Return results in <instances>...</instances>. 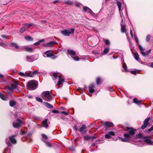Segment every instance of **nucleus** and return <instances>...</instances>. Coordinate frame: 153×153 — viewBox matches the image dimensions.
<instances>
[{"label":"nucleus","mask_w":153,"mask_h":153,"mask_svg":"<svg viewBox=\"0 0 153 153\" xmlns=\"http://www.w3.org/2000/svg\"><path fill=\"white\" fill-rule=\"evenodd\" d=\"M51 76H53V80H55L56 79L57 77V75L56 73H51L50 74Z\"/></svg>","instance_id":"30"},{"label":"nucleus","mask_w":153,"mask_h":153,"mask_svg":"<svg viewBox=\"0 0 153 153\" xmlns=\"http://www.w3.org/2000/svg\"><path fill=\"white\" fill-rule=\"evenodd\" d=\"M59 114H64L65 115H68V113L65 111H61L59 112Z\"/></svg>","instance_id":"55"},{"label":"nucleus","mask_w":153,"mask_h":153,"mask_svg":"<svg viewBox=\"0 0 153 153\" xmlns=\"http://www.w3.org/2000/svg\"><path fill=\"white\" fill-rule=\"evenodd\" d=\"M15 136V135H13L9 137L10 141L13 144H16V140L14 138Z\"/></svg>","instance_id":"17"},{"label":"nucleus","mask_w":153,"mask_h":153,"mask_svg":"<svg viewBox=\"0 0 153 153\" xmlns=\"http://www.w3.org/2000/svg\"><path fill=\"white\" fill-rule=\"evenodd\" d=\"M151 51V50L149 49V50H148V51H146V52L147 54V55H148L150 53Z\"/></svg>","instance_id":"59"},{"label":"nucleus","mask_w":153,"mask_h":153,"mask_svg":"<svg viewBox=\"0 0 153 153\" xmlns=\"http://www.w3.org/2000/svg\"><path fill=\"white\" fill-rule=\"evenodd\" d=\"M144 136L141 133H139L136 135L135 137H134L133 138V139L135 138H144Z\"/></svg>","instance_id":"24"},{"label":"nucleus","mask_w":153,"mask_h":153,"mask_svg":"<svg viewBox=\"0 0 153 153\" xmlns=\"http://www.w3.org/2000/svg\"><path fill=\"white\" fill-rule=\"evenodd\" d=\"M123 69H122V71L123 72H127V65L126 63H123Z\"/></svg>","instance_id":"28"},{"label":"nucleus","mask_w":153,"mask_h":153,"mask_svg":"<svg viewBox=\"0 0 153 153\" xmlns=\"http://www.w3.org/2000/svg\"><path fill=\"white\" fill-rule=\"evenodd\" d=\"M108 89L109 91H113V90L112 89V87H110L108 88Z\"/></svg>","instance_id":"61"},{"label":"nucleus","mask_w":153,"mask_h":153,"mask_svg":"<svg viewBox=\"0 0 153 153\" xmlns=\"http://www.w3.org/2000/svg\"><path fill=\"white\" fill-rule=\"evenodd\" d=\"M117 4L119 8V11H120L121 8L122 7V4L119 1H117Z\"/></svg>","instance_id":"32"},{"label":"nucleus","mask_w":153,"mask_h":153,"mask_svg":"<svg viewBox=\"0 0 153 153\" xmlns=\"http://www.w3.org/2000/svg\"><path fill=\"white\" fill-rule=\"evenodd\" d=\"M153 130V126L151 127L150 128L148 129L146 132L147 133H149V132H150L152 131Z\"/></svg>","instance_id":"48"},{"label":"nucleus","mask_w":153,"mask_h":153,"mask_svg":"<svg viewBox=\"0 0 153 153\" xmlns=\"http://www.w3.org/2000/svg\"><path fill=\"white\" fill-rule=\"evenodd\" d=\"M124 136L128 140L129 138L133 139V138L128 133L124 134Z\"/></svg>","instance_id":"25"},{"label":"nucleus","mask_w":153,"mask_h":153,"mask_svg":"<svg viewBox=\"0 0 153 153\" xmlns=\"http://www.w3.org/2000/svg\"><path fill=\"white\" fill-rule=\"evenodd\" d=\"M66 3L68 5H71L72 4V2L70 1H68L66 2Z\"/></svg>","instance_id":"57"},{"label":"nucleus","mask_w":153,"mask_h":153,"mask_svg":"<svg viewBox=\"0 0 153 153\" xmlns=\"http://www.w3.org/2000/svg\"><path fill=\"white\" fill-rule=\"evenodd\" d=\"M1 37L3 39H6L7 37V36H6L5 35H2Z\"/></svg>","instance_id":"64"},{"label":"nucleus","mask_w":153,"mask_h":153,"mask_svg":"<svg viewBox=\"0 0 153 153\" xmlns=\"http://www.w3.org/2000/svg\"><path fill=\"white\" fill-rule=\"evenodd\" d=\"M48 121L47 119L43 120L42 123V126L43 127L46 128L48 126Z\"/></svg>","instance_id":"12"},{"label":"nucleus","mask_w":153,"mask_h":153,"mask_svg":"<svg viewBox=\"0 0 153 153\" xmlns=\"http://www.w3.org/2000/svg\"><path fill=\"white\" fill-rule=\"evenodd\" d=\"M150 119V117H147L146 119L144 121V123L142 126L141 128L142 129H144L145 128L149 125L148 122Z\"/></svg>","instance_id":"8"},{"label":"nucleus","mask_w":153,"mask_h":153,"mask_svg":"<svg viewBox=\"0 0 153 153\" xmlns=\"http://www.w3.org/2000/svg\"><path fill=\"white\" fill-rule=\"evenodd\" d=\"M102 125L105 128H107L108 127L114 126V125L112 123L109 122L102 123Z\"/></svg>","instance_id":"9"},{"label":"nucleus","mask_w":153,"mask_h":153,"mask_svg":"<svg viewBox=\"0 0 153 153\" xmlns=\"http://www.w3.org/2000/svg\"><path fill=\"white\" fill-rule=\"evenodd\" d=\"M59 81L57 83V85H60L62 84L64 82L65 79L62 78L61 76H59Z\"/></svg>","instance_id":"18"},{"label":"nucleus","mask_w":153,"mask_h":153,"mask_svg":"<svg viewBox=\"0 0 153 153\" xmlns=\"http://www.w3.org/2000/svg\"><path fill=\"white\" fill-rule=\"evenodd\" d=\"M38 73L37 71H33L32 72L30 71L27 74V77H33Z\"/></svg>","instance_id":"11"},{"label":"nucleus","mask_w":153,"mask_h":153,"mask_svg":"<svg viewBox=\"0 0 153 153\" xmlns=\"http://www.w3.org/2000/svg\"><path fill=\"white\" fill-rule=\"evenodd\" d=\"M43 141L45 143L47 144V145L49 147H51L52 146L51 144L48 142H47L46 141H45L44 140H43Z\"/></svg>","instance_id":"42"},{"label":"nucleus","mask_w":153,"mask_h":153,"mask_svg":"<svg viewBox=\"0 0 153 153\" xmlns=\"http://www.w3.org/2000/svg\"><path fill=\"white\" fill-rule=\"evenodd\" d=\"M91 138V136H89L88 135L85 136L84 137V138L85 140H88Z\"/></svg>","instance_id":"43"},{"label":"nucleus","mask_w":153,"mask_h":153,"mask_svg":"<svg viewBox=\"0 0 153 153\" xmlns=\"http://www.w3.org/2000/svg\"><path fill=\"white\" fill-rule=\"evenodd\" d=\"M109 134L110 135L112 136H114L115 135V134L114 132L113 131H110L109 133Z\"/></svg>","instance_id":"54"},{"label":"nucleus","mask_w":153,"mask_h":153,"mask_svg":"<svg viewBox=\"0 0 153 153\" xmlns=\"http://www.w3.org/2000/svg\"><path fill=\"white\" fill-rule=\"evenodd\" d=\"M36 100L37 101H38L40 102H42L43 101L42 99L39 97H36Z\"/></svg>","instance_id":"45"},{"label":"nucleus","mask_w":153,"mask_h":153,"mask_svg":"<svg viewBox=\"0 0 153 153\" xmlns=\"http://www.w3.org/2000/svg\"><path fill=\"white\" fill-rule=\"evenodd\" d=\"M133 101L134 103L137 104H138L140 103V102L136 98H135L133 99Z\"/></svg>","instance_id":"38"},{"label":"nucleus","mask_w":153,"mask_h":153,"mask_svg":"<svg viewBox=\"0 0 153 153\" xmlns=\"http://www.w3.org/2000/svg\"><path fill=\"white\" fill-rule=\"evenodd\" d=\"M67 53L68 54L71 55V57L74 60L76 61H78L80 59L78 56H75L74 57L76 54V53L74 51L71 50H68L67 51Z\"/></svg>","instance_id":"4"},{"label":"nucleus","mask_w":153,"mask_h":153,"mask_svg":"<svg viewBox=\"0 0 153 153\" xmlns=\"http://www.w3.org/2000/svg\"><path fill=\"white\" fill-rule=\"evenodd\" d=\"M138 47L140 50H141L142 51H144L145 50L140 45H138Z\"/></svg>","instance_id":"51"},{"label":"nucleus","mask_w":153,"mask_h":153,"mask_svg":"<svg viewBox=\"0 0 153 153\" xmlns=\"http://www.w3.org/2000/svg\"><path fill=\"white\" fill-rule=\"evenodd\" d=\"M96 144L95 143H93L90 146V148H93L94 147L95 145Z\"/></svg>","instance_id":"60"},{"label":"nucleus","mask_w":153,"mask_h":153,"mask_svg":"<svg viewBox=\"0 0 153 153\" xmlns=\"http://www.w3.org/2000/svg\"><path fill=\"white\" fill-rule=\"evenodd\" d=\"M42 136L43 138L45 139V140H47L48 139V137L45 134H42Z\"/></svg>","instance_id":"47"},{"label":"nucleus","mask_w":153,"mask_h":153,"mask_svg":"<svg viewBox=\"0 0 153 153\" xmlns=\"http://www.w3.org/2000/svg\"><path fill=\"white\" fill-rule=\"evenodd\" d=\"M26 60L28 62H32L34 60V58L33 56H27L26 58Z\"/></svg>","instance_id":"16"},{"label":"nucleus","mask_w":153,"mask_h":153,"mask_svg":"<svg viewBox=\"0 0 153 153\" xmlns=\"http://www.w3.org/2000/svg\"><path fill=\"white\" fill-rule=\"evenodd\" d=\"M105 138L107 139H110L111 138V136L109 134H108L105 135Z\"/></svg>","instance_id":"50"},{"label":"nucleus","mask_w":153,"mask_h":153,"mask_svg":"<svg viewBox=\"0 0 153 153\" xmlns=\"http://www.w3.org/2000/svg\"><path fill=\"white\" fill-rule=\"evenodd\" d=\"M9 46L11 47H14L16 49H18L19 48V46L16 44L12 42H10L9 43Z\"/></svg>","instance_id":"21"},{"label":"nucleus","mask_w":153,"mask_h":153,"mask_svg":"<svg viewBox=\"0 0 153 153\" xmlns=\"http://www.w3.org/2000/svg\"><path fill=\"white\" fill-rule=\"evenodd\" d=\"M151 36L150 35H148L146 38V40L147 42H148L150 40Z\"/></svg>","instance_id":"44"},{"label":"nucleus","mask_w":153,"mask_h":153,"mask_svg":"<svg viewBox=\"0 0 153 153\" xmlns=\"http://www.w3.org/2000/svg\"><path fill=\"white\" fill-rule=\"evenodd\" d=\"M44 104L45 106L48 108L51 109L53 108V106L48 102H44Z\"/></svg>","instance_id":"22"},{"label":"nucleus","mask_w":153,"mask_h":153,"mask_svg":"<svg viewBox=\"0 0 153 153\" xmlns=\"http://www.w3.org/2000/svg\"><path fill=\"white\" fill-rule=\"evenodd\" d=\"M89 9L90 8H89L86 6L84 7L83 8V11L85 12H86L87 11L88 12Z\"/></svg>","instance_id":"37"},{"label":"nucleus","mask_w":153,"mask_h":153,"mask_svg":"<svg viewBox=\"0 0 153 153\" xmlns=\"http://www.w3.org/2000/svg\"><path fill=\"white\" fill-rule=\"evenodd\" d=\"M144 139H145L144 142L149 144L153 145V142L151 140L152 137L151 136H144Z\"/></svg>","instance_id":"10"},{"label":"nucleus","mask_w":153,"mask_h":153,"mask_svg":"<svg viewBox=\"0 0 153 153\" xmlns=\"http://www.w3.org/2000/svg\"><path fill=\"white\" fill-rule=\"evenodd\" d=\"M135 40L137 43H138L139 42L138 39L137 37H135Z\"/></svg>","instance_id":"62"},{"label":"nucleus","mask_w":153,"mask_h":153,"mask_svg":"<svg viewBox=\"0 0 153 153\" xmlns=\"http://www.w3.org/2000/svg\"><path fill=\"white\" fill-rule=\"evenodd\" d=\"M38 82L35 80H31L27 82V88L30 90H34L37 88Z\"/></svg>","instance_id":"2"},{"label":"nucleus","mask_w":153,"mask_h":153,"mask_svg":"<svg viewBox=\"0 0 153 153\" xmlns=\"http://www.w3.org/2000/svg\"><path fill=\"white\" fill-rule=\"evenodd\" d=\"M23 123V122L21 120L18 119L14 121L13 125V127L16 128H18L20 127V125Z\"/></svg>","instance_id":"6"},{"label":"nucleus","mask_w":153,"mask_h":153,"mask_svg":"<svg viewBox=\"0 0 153 153\" xmlns=\"http://www.w3.org/2000/svg\"><path fill=\"white\" fill-rule=\"evenodd\" d=\"M24 51H26L29 52H32L33 51V49L28 47H25L22 48Z\"/></svg>","instance_id":"23"},{"label":"nucleus","mask_w":153,"mask_h":153,"mask_svg":"<svg viewBox=\"0 0 153 153\" xmlns=\"http://www.w3.org/2000/svg\"><path fill=\"white\" fill-rule=\"evenodd\" d=\"M105 45H110V41L108 39H106L105 40Z\"/></svg>","instance_id":"46"},{"label":"nucleus","mask_w":153,"mask_h":153,"mask_svg":"<svg viewBox=\"0 0 153 153\" xmlns=\"http://www.w3.org/2000/svg\"><path fill=\"white\" fill-rule=\"evenodd\" d=\"M86 127L85 125L83 124L82 125V127L80 128L79 130V131L81 132H82V134H84L86 132Z\"/></svg>","instance_id":"14"},{"label":"nucleus","mask_w":153,"mask_h":153,"mask_svg":"<svg viewBox=\"0 0 153 153\" xmlns=\"http://www.w3.org/2000/svg\"><path fill=\"white\" fill-rule=\"evenodd\" d=\"M23 27L26 29H27L29 27H30L31 26L33 25V24L32 23H25L23 24Z\"/></svg>","instance_id":"20"},{"label":"nucleus","mask_w":153,"mask_h":153,"mask_svg":"<svg viewBox=\"0 0 153 153\" xmlns=\"http://www.w3.org/2000/svg\"><path fill=\"white\" fill-rule=\"evenodd\" d=\"M25 39L27 41H30L33 40V38L29 36H27L25 37Z\"/></svg>","instance_id":"27"},{"label":"nucleus","mask_w":153,"mask_h":153,"mask_svg":"<svg viewBox=\"0 0 153 153\" xmlns=\"http://www.w3.org/2000/svg\"><path fill=\"white\" fill-rule=\"evenodd\" d=\"M52 112H53V113H54V114H57V113L59 114V112H59V111L58 110H53L52 111Z\"/></svg>","instance_id":"53"},{"label":"nucleus","mask_w":153,"mask_h":153,"mask_svg":"<svg viewBox=\"0 0 153 153\" xmlns=\"http://www.w3.org/2000/svg\"><path fill=\"white\" fill-rule=\"evenodd\" d=\"M96 138V137L94 136H91V141H93Z\"/></svg>","instance_id":"63"},{"label":"nucleus","mask_w":153,"mask_h":153,"mask_svg":"<svg viewBox=\"0 0 153 153\" xmlns=\"http://www.w3.org/2000/svg\"><path fill=\"white\" fill-rule=\"evenodd\" d=\"M41 96L42 99L45 101L49 102L52 100L53 97L49 91L43 92Z\"/></svg>","instance_id":"1"},{"label":"nucleus","mask_w":153,"mask_h":153,"mask_svg":"<svg viewBox=\"0 0 153 153\" xmlns=\"http://www.w3.org/2000/svg\"><path fill=\"white\" fill-rule=\"evenodd\" d=\"M121 30L122 33H125L126 30V25L123 24V19H122L121 23Z\"/></svg>","instance_id":"13"},{"label":"nucleus","mask_w":153,"mask_h":153,"mask_svg":"<svg viewBox=\"0 0 153 153\" xmlns=\"http://www.w3.org/2000/svg\"><path fill=\"white\" fill-rule=\"evenodd\" d=\"M95 85L94 84H92L89 87V92L91 93H93L94 90V88Z\"/></svg>","instance_id":"15"},{"label":"nucleus","mask_w":153,"mask_h":153,"mask_svg":"<svg viewBox=\"0 0 153 153\" xmlns=\"http://www.w3.org/2000/svg\"><path fill=\"white\" fill-rule=\"evenodd\" d=\"M134 58L137 61H138L139 59V56L137 53H135L134 54Z\"/></svg>","instance_id":"33"},{"label":"nucleus","mask_w":153,"mask_h":153,"mask_svg":"<svg viewBox=\"0 0 153 153\" xmlns=\"http://www.w3.org/2000/svg\"><path fill=\"white\" fill-rule=\"evenodd\" d=\"M16 104V102L15 101H11L10 102V106L13 107Z\"/></svg>","instance_id":"31"},{"label":"nucleus","mask_w":153,"mask_h":153,"mask_svg":"<svg viewBox=\"0 0 153 153\" xmlns=\"http://www.w3.org/2000/svg\"><path fill=\"white\" fill-rule=\"evenodd\" d=\"M50 51L48 50L45 53H44L45 55H46L47 57H50L53 56V54L52 53H50Z\"/></svg>","instance_id":"19"},{"label":"nucleus","mask_w":153,"mask_h":153,"mask_svg":"<svg viewBox=\"0 0 153 153\" xmlns=\"http://www.w3.org/2000/svg\"><path fill=\"white\" fill-rule=\"evenodd\" d=\"M131 73L133 74L136 75V72L135 71H131Z\"/></svg>","instance_id":"58"},{"label":"nucleus","mask_w":153,"mask_h":153,"mask_svg":"<svg viewBox=\"0 0 153 153\" xmlns=\"http://www.w3.org/2000/svg\"><path fill=\"white\" fill-rule=\"evenodd\" d=\"M71 31L67 30H65L61 31V33L65 36H69L71 33L73 34L74 31V29L73 28H71L70 29Z\"/></svg>","instance_id":"5"},{"label":"nucleus","mask_w":153,"mask_h":153,"mask_svg":"<svg viewBox=\"0 0 153 153\" xmlns=\"http://www.w3.org/2000/svg\"><path fill=\"white\" fill-rule=\"evenodd\" d=\"M57 42L55 41H51L48 43L47 44V45L49 47L52 46L54 44H57Z\"/></svg>","instance_id":"26"},{"label":"nucleus","mask_w":153,"mask_h":153,"mask_svg":"<svg viewBox=\"0 0 153 153\" xmlns=\"http://www.w3.org/2000/svg\"><path fill=\"white\" fill-rule=\"evenodd\" d=\"M101 78L100 77H98L96 79V83L97 85H99L101 81Z\"/></svg>","instance_id":"41"},{"label":"nucleus","mask_w":153,"mask_h":153,"mask_svg":"<svg viewBox=\"0 0 153 153\" xmlns=\"http://www.w3.org/2000/svg\"><path fill=\"white\" fill-rule=\"evenodd\" d=\"M119 138L120 139L122 142H129V140L126 138H123L121 137H119Z\"/></svg>","instance_id":"29"},{"label":"nucleus","mask_w":153,"mask_h":153,"mask_svg":"<svg viewBox=\"0 0 153 153\" xmlns=\"http://www.w3.org/2000/svg\"><path fill=\"white\" fill-rule=\"evenodd\" d=\"M68 148L72 152H74L75 151V147L73 146H69L68 147Z\"/></svg>","instance_id":"39"},{"label":"nucleus","mask_w":153,"mask_h":153,"mask_svg":"<svg viewBox=\"0 0 153 153\" xmlns=\"http://www.w3.org/2000/svg\"><path fill=\"white\" fill-rule=\"evenodd\" d=\"M109 51V48H105L103 52V53L104 54H106Z\"/></svg>","instance_id":"40"},{"label":"nucleus","mask_w":153,"mask_h":153,"mask_svg":"<svg viewBox=\"0 0 153 153\" xmlns=\"http://www.w3.org/2000/svg\"><path fill=\"white\" fill-rule=\"evenodd\" d=\"M126 128L129 130L128 133L133 138H134V135L135 134V131H136V130L132 128L128 127H126Z\"/></svg>","instance_id":"7"},{"label":"nucleus","mask_w":153,"mask_h":153,"mask_svg":"<svg viewBox=\"0 0 153 153\" xmlns=\"http://www.w3.org/2000/svg\"><path fill=\"white\" fill-rule=\"evenodd\" d=\"M18 85L19 84L17 82H14L11 85L10 87H8L7 88V92L8 94H10L9 93V91H13V90L16 89L17 88Z\"/></svg>","instance_id":"3"},{"label":"nucleus","mask_w":153,"mask_h":153,"mask_svg":"<svg viewBox=\"0 0 153 153\" xmlns=\"http://www.w3.org/2000/svg\"><path fill=\"white\" fill-rule=\"evenodd\" d=\"M88 12L90 13L92 16H93L94 15V13L90 8L88 11Z\"/></svg>","instance_id":"49"},{"label":"nucleus","mask_w":153,"mask_h":153,"mask_svg":"<svg viewBox=\"0 0 153 153\" xmlns=\"http://www.w3.org/2000/svg\"><path fill=\"white\" fill-rule=\"evenodd\" d=\"M19 74L20 76H26L27 75V74H25V73L22 72H19Z\"/></svg>","instance_id":"34"},{"label":"nucleus","mask_w":153,"mask_h":153,"mask_svg":"<svg viewBox=\"0 0 153 153\" xmlns=\"http://www.w3.org/2000/svg\"><path fill=\"white\" fill-rule=\"evenodd\" d=\"M141 53L142 55L144 56H146L147 55V54L146 52H145L142 51L141 52Z\"/></svg>","instance_id":"52"},{"label":"nucleus","mask_w":153,"mask_h":153,"mask_svg":"<svg viewBox=\"0 0 153 153\" xmlns=\"http://www.w3.org/2000/svg\"><path fill=\"white\" fill-rule=\"evenodd\" d=\"M40 43V42L39 41V42H37L34 43V45H35V46H38V45H39Z\"/></svg>","instance_id":"56"},{"label":"nucleus","mask_w":153,"mask_h":153,"mask_svg":"<svg viewBox=\"0 0 153 153\" xmlns=\"http://www.w3.org/2000/svg\"><path fill=\"white\" fill-rule=\"evenodd\" d=\"M26 29L23 26L20 30V32L21 33H23Z\"/></svg>","instance_id":"35"},{"label":"nucleus","mask_w":153,"mask_h":153,"mask_svg":"<svg viewBox=\"0 0 153 153\" xmlns=\"http://www.w3.org/2000/svg\"><path fill=\"white\" fill-rule=\"evenodd\" d=\"M0 97L3 100H6L5 97L1 92H0Z\"/></svg>","instance_id":"36"}]
</instances>
